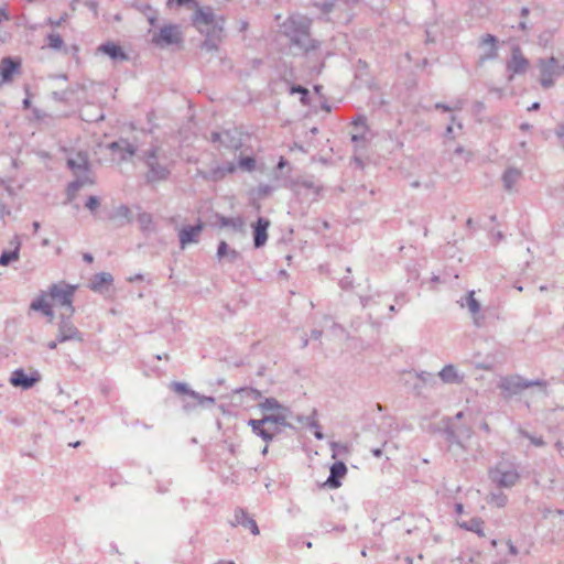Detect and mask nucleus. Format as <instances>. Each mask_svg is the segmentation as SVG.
I'll list each match as a JSON object with an SVG mask.
<instances>
[{
  "label": "nucleus",
  "instance_id": "f257e3e1",
  "mask_svg": "<svg viewBox=\"0 0 564 564\" xmlns=\"http://www.w3.org/2000/svg\"><path fill=\"white\" fill-rule=\"evenodd\" d=\"M76 289V285H70L65 282L53 283L50 285L47 292H42L32 301L30 310L40 311L45 317H54L53 306H59L64 308L61 317H72L76 313L73 306Z\"/></svg>",
  "mask_w": 564,
  "mask_h": 564
},
{
  "label": "nucleus",
  "instance_id": "f03ea898",
  "mask_svg": "<svg viewBox=\"0 0 564 564\" xmlns=\"http://www.w3.org/2000/svg\"><path fill=\"white\" fill-rule=\"evenodd\" d=\"M196 9L192 15V25L202 34L205 35V40L202 43V47L209 51L217 50L219 43L223 40L225 29V17L216 15L210 6L200 7L195 3Z\"/></svg>",
  "mask_w": 564,
  "mask_h": 564
},
{
  "label": "nucleus",
  "instance_id": "7ed1b4c3",
  "mask_svg": "<svg viewBox=\"0 0 564 564\" xmlns=\"http://www.w3.org/2000/svg\"><path fill=\"white\" fill-rule=\"evenodd\" d=\"M547 381L543 379H525L520 375L501 376L498 380L497 388L500 390V395L503 400H510L519 395L523 390L538 387L547 395Z\"/></svg>",
  "mask_w": 564,
  "mask_h": 564
},
{
  "label": "nucleus",
  "instance_id": "20e7f679",
  "mask_svg": "<svg viewBox=\"0 0 564 564\" xmlns=\"http://www.w3.org/2000/svg\"><path fill=\"white\" fill-rule=\"evenodd\" d=\"M282 26L283 33L289 37L291 44L303 52L308 53L319 47V42L311 37L308 22L290 18Z\"/></svg>",
  "mask_w": 564,
  "mask_h": 564
},
{
  "label": "nucleus",
  "instance_id": "39448f33",
  "mask_svg": "<svg viewBox=\"0 0 564 564\" xmlns=\"http://www.w3.org/2000/svg\"><path fill=\"white\" fill-rule=\"evenodd\" d=\"M252 432L261 437L264 442H271L278 434H280L285 427H293L288 422V415L285 413H276L263 415L262 419H251L248 422Z\"/></svg>",
  "mask_w": 564,
  "mask_h": 564
},
{
  "label": "nucleus",
  "instance_id": "423d86ee",
  "mask_svg": "<svg viewBox=\"0 0 564 564\" xmlns=\"http://www.w3.org/2000/svg\"><path fill=\"white\" fill-rule=\"evenodd\" d=\"M141 160L148 167L145 173V182L148 184L163 182L170 177L171 170L160 163L158 147H151L149 150L143 151Z\"/></svg>",
  "mask_w": 564,
  "mask_h": 564
},
{
  "label": "nucleus",
  "instance_id": "0eeeda50",
  "mask_svg": "<svg viewBox=\"0 0 564 564\" xmlns=\"http://www.w3.org/2000/svg\"><path fill=\"white\" fill-rule=\"evenodd\" d=\"M490 480L499 488H512L520 480L517 466L508 460L497 463L488 471Z\"/></svg>",
  "mask_w": 564,
  "mask_h": 564
},
{
  "label": "nucleus",
  "instance_id": "6e6552de",
  "mask_svg": "<svg viewBox=\"0 0 564 564\" xmlns=\"http://www.w3.org/2000/svg\"><path fill=\"white\" fill-rule=\"evenodd\" d=\"M540 85L543 89H550L555 85V79L561 75L560 62L556 57L539 58Z\"/></svg>",
  "mask_w": 564,
  "mask_h": 564
},
{
  "label": "nucleus",
  "instance_id": "1a4fd4ad",
  "mask_svg": "<svg viewBox=\"0 0 564 564\" xmlns=\"http://www.w3.org/2000/svg\"><path fill=\"white\" fill-rule=\"evenodd\" d=\"M152 42L160 47H165L183 43V35L178 25L166 24L160 29V32L156 35L153 36Z\"/></svg>",
  "mask_w": 564,
  "mask_h": 564
},
{
  "label": "nucleus",
  "instance_id": "9d476101",
  "mask_svg": "<svg viewBox=\"0 0 564 564\" xmlns=\"http://www.w3.org/2000/svg\"><path fill=\"white\" fill-rule=\"evenodd\" d=\"M9 381L13 387L29 390L41 381V375L37 370L26 373L22 368H19L11 372Z\"/></svg>",
  "mask_w": 564,
  "mask_h": 564
},
{
  "label": "nucleus",
  "instance_id": "9b49d317",
  "mask_svg": "<svg viewBox=\"0 0 564 564\" xmlns=\"http://www.w3.org/2000/svg\"><path fill=\"white\" fill-rule=\"evenodd\" d=\"M67 167L73 172L75 180L90 177L91 166L86 152L79 151L75 158L67 159Z\"/></svg>",
  "mask_w": 564,
  "mask_h": 564
},
{
  "label": "nucleus",
  "instance_id": "f8f14e48",
  "mask_svg": "<svg viewBox=\"0 0 564 564\" xmlns=\"http://www.w3.org/2000/svg\"><path fill=\"white\" fill-rule=\"evenodd\" d=\"M171 387L175 392L186 394L193 399V402L185 403V405H184L185 409L195 408L196 405H205V404H214L215 403L214 397L200 395L196 391L189 389V387L184 382L175 381V382H172Z\"/></svg>",
  "mask_w": 564,
  "mask_h": 564
},
{
  "label": "nucleus",
  "instance_id": "ddd939ff",
  "mask_svg": "<svg viewBox=\"0 0 564 564\" xmlns=\"http://www.w3.org/2000/svg\"><path fill=\"white\" fill-rule=\"evenodd\" d=\"M529 67V59L524 57L519 46H514L511 52V58L507 62L506 68L509 73L508 79L512 80L516 74H524Z\"/></svg>",
  "mask_w": 564,
  "mask_h": 564
},
{
  "label": "nucleus",
  "instance_id": "4468645a",
  "mask_svg": "<svg viewBox=\"0 0 564 564\" xmlns=\"http://www.w3.org/2000/svg\"><path fill=\"white\" fill-rule=\"evenodd\" d=\"M22 62L20 57L6 56L0 62L1 84H8L13 80L14 75L21 73Z\"/></svg>",
  "mask_w": 564,
  "mask_h": 564
},
{
  "label": "nucleus",
  "instance_id": "2eb2a0df",
  "mask_svg": "<svg viewBox=\"0 0 564 564\" xmlns=\"http://www.w3.org/2000/svg\"><path fill=\"white\" fill-rule=\"evenodd\" d=\"M498 37L494 34L487 33L480 36L478 46L479 48H484L485 52L478 58L479 64L498 57Z\"/></svg>",
  "mask_w": 564,
  "mask_h": 564
},
{
  "label": "nucleus",
  "instance_id": "dca6fc26",
  "mask_svg": "<svg viewBox=\"0 0 564 564\" xmlns=\"http://www.w3.org/2000/svg\"><path fill=\"white\" fill-rule=\"evenodd\" d=\"M57 340L65 341H83V334L72 323V319H61L58 324Z\"/></svg>",
  "mask_w": 564,
  "mask_h": 564
},
{
  "label": "nucleus",
  "instance_id": "f3484780",
  "mask_svg": "<svg viewBox=\"0 0 564 564\" xmlns=\"http://www.w3.org/2000/svg\"><path fill=\"white\" fill-rule=\"evenodd\" d=\"M270 224V220L265 217H258V219L252 224L253 247L256 249H260L267 243Z\"/></svg>",
  "mask_w": 564,
  "mask_h": 564
},
{
  "label": "nucleus",
  "instance_id": "a211bd4d",
  "mask_svg": "<svg viewBox=\"0 0 564 564\" xmlns=\"http://www.w3.org/2000/svg\"><path fill=\"white\" fill-rule=\"evenodd\" d=\"M232 527L241 525L248 529L253 535L259 534V528L256 520L249 517L248 512L243 508H236L234 513V520L230 521Z\"/></svg>",
  "mask_w": 564,
  "mask_h": 564
},
{
  "label": "nucleus",
  "instance_id": "6ab92c4d",
  "mask_svg": "<svg viewBox=\"0 0 564 564\" xmlns=\"http://www.w3.org/2000/svg\"><path fill=\"white\" fill-rule=\"evenodd\" d=\"M113 283V276L109 272H99L94 274L90 280L88 288L97 293H106L110 290Z\"/></svg>",
  "mask_w": 564,
  "mask_h": 564
},
{
  "label": "nucleus",
  "instance_id": "aec40b11",
  "mask_svg": "<svg viewBox=\"0 0 564 564\" xmlns=\"http://www.w3.org/2000/svg\"><path fill=\"white\" fill-rule=\"evenodd\" d=\"M98 52L107 55L113 62L129 61V55L124 50L112 41H107L98 46Z\"/></svg>",
  "mask_w": 564,
  "mask_h": 564
},
{
  "label": "nucleus",
  "instance_id": "412c9836",
  "mask_svg": "<svg viewBox=\"0 0 564 564\" xmlns=\"http://www.w3.org/2000/svg\"><path fill=\"white\" fill-rule=\"evenodd\" d=\"M203 227L200 220L196 225L184 226L178 232L181 248L184 249L187 245L197 242Z\"/></svg>",
  "mask_w": 564,
  "mask_h": 564
},
{
  "label": "nucleus",
  "instance_id": "4be33fe9",
  "mask_svg": "<svg viewBox=\"0 0 564 564\" xmlns=\"http://www.w3.org/2000/svg\"><path fill=\"white\" fill-rule=\"evenodd\" d=\"M10 245L14 246L12 250H3L0 254V265L7 267L12 262L19 260L21 241L18 235H14L10 241Z\"/></svg>",
  "mask_w": 564,
  "mask_h": 564
},
{
  "label": "nucleus",
  "instance_id": "5701e85b",
  "mask_svg": "<svg viewBox=\"0 0 564 564\" xmlns=\"http://www.w3.org/2000/svg\"><path fill=\"white\" fill-rule=\"evenodd\" d=\"M346 474H347V466L345 465V463L340 462V460L335 462L330 466V474L327 478L326 484L330 488H338L341 485L339 479L343 478Z\"/></svg>",
  "mask_w": 564,
  "mask_h": 564
},
{
  "label": "nucleus",
  "instance_id": "b1692460",
  "mask_svg": "<svg viewBox=\"0 0 564 564\" xmlns=\"http://www.w3.org/2000/svg\"><path fill=\"white\" fill-rule=\"evenodd\" d=\"M476 292L469 291L463 296L457 303L462 308H467V312L474 317L480 313L481 303L478 299H476Z\"/></svg>",
  "mask_w": 564,
  "mask_h": 564
},
{
  "label": "nucleus",
  "instance_id": "393cba45",
  "mask_svg": "<svg viewBox=\"0 0 564 564\" xmlns=\"http://www.w3.org/2000/svg\"><path fill=\"white\" fill-rule=\"evenodd\" d=\"M215 218L217 219V224L220 228L231 227L237 232L245 231V220L241 216L226 217L221 214L216 213Z\"/></svg>",
  "mask_w": 564,
  "mask_h": 564
},
{
  "label": "nucleus",
  "instance_id": "a878e982",
  "mask_svg": "<svg viewBox=\"0 0 564 564\" xmlns=\"http://www.w3.org/2000/svg\"><path fill=\"white\" fill-rule=\"evenodd\" d=\"M93 185L95 184V180L93 177H80L78 180H74L73 182L68 183L65 194H66V202L72 203L76 198V193L79 188H82L85 185Z\"/></svg>",
  "mask_w": 564,
  "mask_h": 564
},
{
  "label": "nucleus",
  "instance_id": "bb28decb",
  "mask_svg": "<svg viewBox=\"0 0 564 564\" xmlns=\"http://www.w3.org/2000/svg\"><path fill=\"white\" fill-rule=\"evenodd\" d=\"M438 376L444 383H462L464 380V376L458 372L454 365L443 367Z\"/></svg>",
  "mask_w": 564,
  "mask_h": 564
},
{
  "label": "nucleus",
  "instance_id": "cd10ccee",
  "mask_svg": "<svg viewBox=\"0 0 564 564\" xmlns=\"http://www.w3.org/2000/svg\"><path fill=\"white\" fill-rule=\"evenodd\" d=\"M237 166L234 162H227L223 165H218L212 170L210 172V182H219L226 177L227 174L235 173Z\"/></svg>",
  "mask_w": 564,
  "mask_h": 564
},
{
  "label": "nucleus",
  "instance_id": "c85d7f7f",
  "mask_svg": "<svg viewBox=\"0 0 564 564\" xmlns=\"http://www.w3.org/2000/svg\"><path fill=\"white\" fill-rule=\"evenodd\" d=\"M224 138L221 140V145L228 150L237 151L242 147V140L236 132L231 130L223 131Z\"/></svg>",
  "mask_w": 564,
  "mask_h": 564
},
{
  "label": "nucleus",
  "instance_id": "c756f323",
  "mask_svg": "<svg viewBox=\"0 0 564 564\" xmlns=\"http://www.w3.org/2000/svg\"><path fill=\"white\" fill-rule=\"evenodd\" d=\"M522 173L517 167H508L502 174V183L506 191H511L514 184L519 181Z\"/></svg>",
  "mask_w": 564,
  "mask_h": 564
},
{
  "label": "nucleus",
  "instance_id": "7c9ffc66",
  "mask_svg": "<svg viewBox=\"0 0 564 564\" xmlns=\"http://www.w3.org/2000/svg\"><path fill=\"white\" fill-rule=\"evenodd\" d=\"M484 524L485 523L481 519L473 518L459 523V527L467 531L475 532L478 536H485Z\"/></svg>",
  "mask_w": 564,
  "mask_h": 564
},
{
  "label": "nucleus",
  "instance_id": "2f4dec72",
  "mask_svg": "<svg viewBox=\"0 0 564 564\" xmlns=\"http://www.w3.org/2000/svg\"><path fill=\"white\" fill-rule=\"evenodd\" d=\"M260 409L262 411H279L278 413H285L289 416L290 410L283 406L276 399L274 398H265L263 402L260 403Z\"/></svg>",
  "mask_w": 564,
  "mask_h": 564
},
{
  "label": "nucleus",
  "instance_id": "473e14b6",
  "mask_svg": "<svg viewBox=\"0 0 564 564\" xmlns=\"http://www.w3.org/2000/svg\"><path fill=\"white\" fill-rule=\"evenodd\" d=\"M290 94L291 95H295V94H299L300 96V101L303 106H308L310 102H311V95H310V90L304 87V86H301V85H292L290 87Z\"/></svg>",
  "mask_w": 564,
  "mask_h": 564
},
{
  "label": "nucleus",
  "instance_id": "72a5a7b5",
  "mask_svg": "<svg viewBox=\"0 0 564 564\" xmlns=\"http://www.w3.org/2000/svg\"><path fill=\"white\" fill-rule=\"evenodd\" d=\"M46 44L54 51H59L64 46V41L58 33L52 32L46 35Z\"/></svg>",
  "mask_w": 564,
  "mask_h": 564
},
{
  "label": "nucleus",
  "instance_id": "f704fd0d",
  "mask_svg": "<svg viewBox=\"0 0 564 564\" xmlns=\"http://www.w3.org/2000/svg\"><path fill=\"white\" fill-rule=\"evenodd\" d=\"M444 433L447 442L463 447L460 435L453 426L447 425L444 430Z\"/></svg>",
  "mask_w": 564,
  "mask_h": 564
},
{
  "label": "nucleus",
  "instance_id": "c9c22d12",
  "mask_svg": "<svg viewBox=\"0 0 564 564\" xmlns=\"http://www.w3.org/2000/svg\"><path fill=\"white\" fill-rule=\"evenodd\" d=\"M256 159L253 156H240L238 160V166L247 172H252L256 169Z\"/></svg>",
  "mask_w": 564,
  "mask_h": 564
},
{
  "label": "nucleus",
  "instance_id": "e433bc0d",
  "mask_svg": "<svg viewBox=\"0 0 564 564\" xmlns=\"http://www.w3.org/2000/svg\"><path fill=\"white\" fill-rule=\"evenodd\" d=\"M489 502L494 503L495 506H497L499 508H502L507 505L508 497L501 491L491 492L489 496Z\"/></svg>",
  "mask_w": 564,
  "mask_h": 564
},
{
  "label": "nucleus",
  "instance_id": "4c0bfd02",
  "mask_svg": "<svg viewBox=\"0 0 564 564\" xmlns=\"http://www.w3.org/2000/svg\"><path fill=\"white\" fill-rule=\"evenodd\" d=\"M313 6L317 8L323 15H327L330 12L334 11L335 8V1L334 0H326L323 2H314Z\"/></svg>",
  "mask_w": 564,
  "mask_h": 564
},
{
  "label": "nucleus",
  "instance_id": "58836bf2",
  "mask_svg": "<svg viewBox=\"0 0 564 564\" xmlns=\"http://www.w3.org/2000/svg\"><path fill=\"white\" fill-rule=\"evenodd\" d=\"M315 417H316V410H314L311 415L297 416V421L302 424L307 425L310 429L318 430V422L316 421Z\"/></svg>",
  "mask_w": 564,
  "mask_h": 564
},
{
  "label": "nucleus",
  "instance_id": "ea45409f",
  "mask_svg": "<svg viewBox=\"0 0 564 564\" xmlns=\"http://www.w3.org/2000/svg\"><path fill=\"white\" fill-rule=\"evenodd\" d=\"M138 221L142 230H148L153 224V218L151 214L143 212L138 215Z\"/></svg>",
  "mask_w": 564,
  "mask_h": 564
},
{
  "label": "nucleus",
  "instance_id": "a19ab883",
  "mask_svg": "<svg viewBox=\"0 0 564 564\" xmlns=\"http://www.w3.org/2000/svg\"><path fill=\"white\" fill-rule=\"evenodd\" d=\"M520 435L522 437L528 438L531 442V444L536 447H542L545 444L542 436H534V435L530 434L528 431L520 430Z\"/></svg>",
  "mask_w": 564,
  "mask_h": 564
},
{
  "label": "nucleus",
  "instance_id": "79ce46f5",
  "mask_svg": "<svg viewBox=\"0 0 564 564\" xmlns=\"http://www.w3.org/2000/svg\"><path fill=\"white\" fill-rule=\"evenodd\" d=\"M85 207L89 209L91 214H95L97 209L100 207V198L95 195L88 196L85 202Z\"/></svg>",
  "mask_w": 564,
  "mask_h": 564
},
{
  "label": "nucleus",
  "instance_id": "37998d69",
  "mask_svg": "<svg viewBox=\"0 0 564 564\" xmlns=\"http://www.w3.org/2000/svg\"><path fill=\"white\" fill-rule=\"evenodd\" d=\"M113 217H122L127 220V223H130L131 221V209L127 205L121 204L120 206H118L116 208Z\"/></svg>",
  "mask_w": 564,
  "mask_h": 564
},
{
  "label": "nucleus",
  "instance_id": "c03bdc74",
  "mask_svg": "<svg viewBox=\"0 0 564 564\" xmlns=\"http://www.w3.org/2000/svg\"><path fill=\"white\" fill-rule=\"evenodd\" d=\"M231 248L228 246V243L224 240H221L218 243L216 257L218 260L225 259L226 256L230 252Z\"/></svg>",
  "mask_w": 564,
  "mask_h": 564
},
{
  "label": "nucleus",
  "instance_id": "a18cd8bd",
  "mask_svg": "<svg viewBox=\"0 0 564 564\" xmlns=\"http://www.w3.org/2000/svg\"><path fill=\"white\" fill-rule=\"evenodd\" d=\"M68 19V13L64 12L58 19L48 18L46 23L53 28L61 26Z\"/></svg>",
  "mask_w": 564,
  "mask_h": 564
},
{
  "label": "nucleus",
  "instance_id": "49530a36",
  "mask_svg": "<svg viewBox=\"0 0 564 564\" xmlns=\"http://www.w3.org/2000/svg\"><path fill=\"white\" fill-rule=\"evenodd\" d=\"M121 150L129 154L130 156L134 155L137 152V147L130 143L128 140L121 139Z\"/></svg>",
  "mask_w": 564,
  "mask_h": 564
},
{
  "label": "nucleus",
  "instance_id": "de8ad7c7",
  "mask_svg": "<svg viewBox=\"0 0 564 564\" xmlns=\"http://www.w3.org/2000/svg\"><path fill=\"white\" fill-rule=\"evenodd\" d=\"M274 191V187L268 185V184H260L257 188V193L259 197H265L272 194Z\"/></svg>",
  "mask_w": 564,
  "mask_h": 564
},
{
  "label": "nucleus",
  "instance_id": "09e8293b",
  "mask_svg": "<svg viewBox=\"0 0 564 564\" xmlns=\"http://www.w3.org/2000/svg\"><path fill=\"white\" fill-rule=\"evenodd\" d=\"M366 121L367 120L365 116H358L352 120L351 123L356 129L361 128V130H368Z\"/></svg>",
  "mask_w": 564,
  "mask_h": 564
},
{
  "label": "nucleus",
  "instance_id": "8fccbe9b",
  "mask_svg": "<svg viewBox=\"0 0 564 564\" xmlns=\"http://www.w3.org/2000/svg\"><path fill=\"white\" fill-rule=\"evenodd\" d=\"M68 91L67 90H62V91H53L52 93V98L56 101H59V102H65L67 101L68 99Z\"/></svg>",
  "mask_w": 564,
  "mask_h": 564
},
{
  "label": "nucleus",
  "instance_id": "3c124183",
  "mask_svg": "<svg viewBox=\"0 0 564 564\" xmlns=\"http://www.w3.org/2000/svg\"><path fill=\"white\" fill-rule=\"evenodd\" d=\"M225 258L227 259L228 262L235 263V262L241 260L242 256L238 250L231 249L230 252L228 253V256H226Z\"/></svg>",
  "mask_w": 564,
  "mask_h": 564
},
{
  "label": "nucleus",
  "instance_id": "603ef678",
  "mask_svg": "<svg viewBox=\"0 0 564 564\" xmlns=\"http://www.w3.org/2000/svg\"><path fill=\"white\" fill-rule=\"evenodd\" d=\"M237 392L245 393L247 395H251V397H253V399H259L261 397L260 391H258L257 389H253V388H241V389L237 390Z\"/></svg>",
  "mask_w": 564,
  "mask_h": 564
},
{
  "label": "nucleus",
  "instance_id": "864d4df0",
  "mask_svg": "<svg viewBox=\"0 0 564 564\" xmlns=\"http://www.w3.org/2000/svg\"><path fill=\"white\" fill-rule=\"evenodd\" d=\"M24 91L26 94V97L23 99L22 101V106H23V109H30L31 106H32V102H31V94H30V88L29 86H24Z\"/></svg>",
  "mask_w": 564,
  "mask_h": 564
},
{
  "label": "nucleus",
  "instance_id": "5fc2aeb1",
  "mask_svg": "<svg viewBox=\"0 0 564 564\" xmlns=\"http://www.w3.org/2000/svg\"><path fill=\"white\" fill-rule=\"evenodd\" d=\"M330 448L333 451V455H332L333 458H335L340 451H345L346 449V447L344 445H340L337 442H332L330 443Z\"/></svg>",
  "mask_w": 564,
  "mask_h": 564
},
{
  "label": "nucleus",
  "instance_id": "6e6d98bb",
  "mask_svg": "<svg viewBox=\"0 0 564 564\" xmlns=\"http://www.w3.org/2000/svg\"><path fill=\"white\" fill-rule=\"evenodd\" d=\"M296 185H300L304 188H307V189H316V193H318V188L315 187L314 183L312 181H308V180H303V181H297L295 183Z\"/></svg>",
  "mask_w": 564,
  "mask_h": 564
},
{
  "label": "nucleus",
  "instance_id": "4d7b16f0",
  "mask_svg": "<svg viewBox=\"0 0 564 564\" xmlns=\"http://www.w3.org/2000/svg\"><path fill=\"white\" fill-rule=\"evenodd\" d=\"M224 138L223 131H213L210 134V141L213 143H219L221 145V140Z\"/></svg>",
  "mask_w": 564,
  "mask_h": 564
},
{
  "label": "nucleus",
  "instance_id": "13d9d810",
  "mask_svg": "<svg viewBox=\"0 0 564 564\" xmlns=\"http://www.w3.org/2000/svg\"><path fill=\"white\" fill-rule=\"evenodd\" d=\"M32 115L33 118L37 121H41L46 117V113L36 107L32 108Z\"/></svg>",
  "mask_w": 564,
  "mask_h": 564
},
{
  "label": "nucleus",
  "instance_id": "bf43d9fd",
  "mask_svg": "<svg viewBox=\"0 0 564 564\" xmlns=\"http://www.w3.org/2000/svg\"><path fill=\"white\" fill-rule=\"evenodd\" d=\"M339 284H340L341 289L348 290V289L352 288V279L349 276H344L340 280Z\"/></svg>",
  "mask_w": 564,
  "mask_h": 564
},
{
  "label": "nucleus",
  "instance_id": "052dcab7",
  "mask_svg": "<svg viewBox=\"0 0 564 564\" xmlns=\"http://www.w3.org/2000/svg\"><path fill=\"white\" fill-rule=\"evenodd\" d=\"M11 210L9 207L0 199V219H3L6 216H9Z\"/></svg>",
  "mask_w": 564,
  "mask_h": 564
},
{
  "label": "nucleus",
  "instance_id": "680f3d73",
  "mask_svg": "<svg viewBox=\"0 0 564 564\" xmlns=\"http://www.w3.org/2000/svg\"><path fill=\"white\" fill-rule=\"evenodd\" d=\"M366 131L367 130H362L361 132L359 133H355L351 135V141L354 143H357V142H360V141H365L366 140Z\"/></svg>",
  "mask_w": 564,
  "mask_h": 564
},
{
  "label": "nucleus",
  "instance_id": "e2e57ef3",
  "mask_svg": "<svg viewBox=\"0 0 564 564\" xmlns=\"http://www.w3.org/2000/svg\"><path fill=\"white\" fill-rule=\"evenodd\" d=\"M196 175L206 182H210V172L204 170H197Z\"/></svg>",
  "mask_w": 564,
  "mask_h": 564
},
{
  "label": "nucleus",
  "instance_id": "0e129e2a",
  "mask_svg": "<svg viewBox=\"0 0 564 564\" xmlns=\"http://www.w3.org/2000/svg\"><path fill=\"white\" fill-rule=\"evenodd\" d=\"M459 435L462 434L465 438H470L471 436V429L470 427H466V426H462L459 427Z\"/></svg>",
  "mask_w": 564,
  "mask_h": 564
},
{
  "label": "nucleus",
  "instance_id": "69168bd1",
  "mask_svg": "<svg viewBox=\"0 0 564 564\" xmlns=\"http://www.w3.org/2000/svg\"><path fill=\"white\" fill-rule=\"evenodd\" d=\"M435 108L438 109V110L445 111V112L452 110V108L448 105L444 104V102H436L435 104Z\"/></svg>",
  "mask_w": 564,
  "mask_h": 564
},
{
  "label": "nucleus",
  "instance_id": "338daca9",
  "mask_svg": "<svg viewBox=\"0 0 564 564\" xmlns=\"http://www.w3.org/2000/svg\"><path fill=\"white\" fill-rule=\"evenodd\" d=\"M444 137L448 138V139H454V130H453V127L451 124H448L446 127Z\"/></svg>",
  "mask_w": 564,
  "mask_h": 564
},
{
  "label": "nucleus",
  "instance_id": "774afa93",
  "mask_svg": "<svg viewBox=\"0 0 564 564\" xmlns=\"http://www.w3.org/2000/svg\"><path fill=\"white\" fill-rule=\"evenodd\" d=\"M480 430L484 431L486 434H489L491 432V429L489 424L486 421H482L479 425Z\"/></svg>",
  "mask_w": 564,
  "mask_h": 564
}]
</instances>
